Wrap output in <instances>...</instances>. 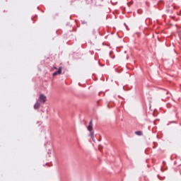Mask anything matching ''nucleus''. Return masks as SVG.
<instances>
[{"instance_id": "obj_1", "label": "nucleus", "mask_w": 181, "mask_h": 181, "mask_svg": "<svg viewBox=\"0 0 181 181\" xmlns=\"http://www.w3.org/2000/svg\"><path fill=\"white\" fill-rule=\"evenodd\" d=\"M88 131H89L91 138H93V136H94V131H93V119H91L89 122Z\"/></svg>"}, {"instance_id": "obj_2", "label": "nucleus", "mask_w": 181, "mask_h": 181, "mask_svg": "<svg viewBox=\"0 0 181 181\" xmlns=\"http://www.w3.org/2000/svg\"><path fill=\"white\" fill-rule=\"evenodd\" d=\"M40 103H42V104H45L46 103V95L41 94L40 95L38 100Z\"/></svg>"}, {"instance_id": "obj_3", "label": "nucleus", "mask_w": 181, "mask_h": 181, "mask_svg": "<svg viewBox=\"0 0 181 181\" xmlns=\"http://www.w3.org/2000/svg\"><path fill=\"white\" fill-rule=\"evenodd\" d=\"M62 70H63V68H62V66H60V67L59 68V70L57 71H55V72L52 74V76H53L54 77L55 76H60V74H62Z\"/></svg>"}, {"instance_id": "obj_4", "label": "nucleus", "mask_w": 181, "mask_h": 181, "mask_svg": "<svg viewBox=\"0 0 181 181\" xmlns=\"http://www.w3.org/2000/svg\"><path fill=\"white\" fill-rule=\"evenodd\" d=\"M40 108V102L37 100L36 103L34 105L35 110H39Z\"/></svg>"}, {"instance_id": "obj_5", "label": "nucleus", "mask_w": 181, "mask_h": 181, "mask_svg": "<svg viewBox=\"0 0 181 181\" xmlns=\"http://www.w3.org/2000/svg\"><path fill=\"white\" fill-rule=\"evenodd\" d=\"M136 135H138L139 136H142V132L141 131H136L134 132Z\"/></svg>"}, {"instance_id": "obj_6", "label": "nucleus", "mask_w": 181, "mask_h": 181, "mask_svg": "<svg viewBox=\"0 0 181 181\" xmlns=\"http://www.w3.org/2000/svg\"><path fill=\"white\" fill-rule=\"evenodd\" d=\"M54 69L55 70H57V67H56V66H54Z\"/></svg>"}]
</instances>
